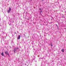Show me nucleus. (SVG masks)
Wrapping results in <instances>:
<instances>
[{
    "instance_id": "obj_2",
    "label": "nucleus",
    "mask_w": 66,
    "mask_h": 66,
    "mask_svg": "<svg viewBox=\"0 0 66 66\" xmlns=\"http://www.w3.org/2000/svg\"><path fill=\"white\" fill-rule=\"evenodd\" d=\"M5 54H7V55L9 54V53L8 52V51H5Z\"/></svg>"
},
{
    "instance_id": "obj_12",
    "label": "nucleus",
    "mask_w": 66,
    "mask_h": 66,
    "mask_svg": "<svg viewBox=\"0 0 66 66\" xmlns=\"http://www.w3.org/2000/svg\"><path fill=\"white\" fill-rule=\"evenodd\" d=\"M53 20V18H51V20Z\"/></svg>"
},
{
    "instance_id": "obj_13",
    "label": "nucleus",
    "mask_w": 66,
    "mask_h": 66,
    "mask_svg": "<svg viewBox=\"0 0 66 66\" xmlns=\"http://www.w3.org/2000/svg\"><path fill=\"white\" fill-rule=\"evenodd\" d=\"M16 50H17V49H18V48H16Z\"/></svg>"
},
{
    "instance_id": "obj_8",
    "label": "nucleus",
    "mask_w": 66,
    "mask_h": 66,
    "mask_svg": "<svg viewBox=\"0 0 66 66\" xmlns=\"http://www.w3.org/2000/svg\"><path fill=\"white\" fill-rule=\"evenodd\" d=\"M56 27H57V28H58V29H59V28L58 27V26H57V24H56Z\"/></svg>"
},
{
    "instance_id": "obj_14",
    "label": "nucleus",
    "mask_w": 66,
    "mask_h": 66,
    "mask_svg": "<svg viewBox=\"0 0 66 66\" xmlns=\"http://www.w3.org/2000/svg\"><path fill=\"white\" fill-rule=\"evenodd\" d=\"M14 34H16V33L15 32H14Z\"/></svg>"
},
{
    "instance_id": "obj_4",
    "label": "nucleus",
    "mask_w": 66,
    "mask_h": 66,
    "mask_svg": "<svg viewBox=\"0 0 66 66\" xmlns=\"http://www.w3.org/2000/svg\"><path fill=\"white\" fill-rule=\"evenodd\" d=\"M65 50L64 49H62L61 50V51L62 52H64V51Z\"/></svg>"
},
{
    "instance_id": "obj_5",
    "label": "nucleus",
    "mask_w": 66,
    "mask_h": 66,
    "mask_svg": "<svg viewBox=\"0 0 66 66\" xmlns=\"http://www.w3.org/2000/svg\"><path fill=\"white\" fill-rule=\"evenodd\" d=\"M1 55H2V56H4V54H3V52L1 53Z\"/></svg>"
},
{
    "instance_id": "obj_9",
    "label": "nucleus",
    "mask_w": 66,
    "mask_h": 66,
    "mask_svg": "<svg viewBox=\"0 0 66 66\" xmlns=\"http://www.w3.org/2000/svg\"><path fill=\"white\" fill-rule=\"evenodd\" d=\"M42 10H40V13H42Z\"/></svg>"
},
{
    "instance_id": "obj_3",
    "label": "nucleus",
    "mask_w": 66,
    "mask_h": 66,
    "mask_svg": "<svg viewBox=\"0 0 66 66\" xmlns=\"http://www.w3.org/2000/svg\"><path fill=\"white\" fill-rule=\"evenodd\" d=\"M20 35H19L18 36V39H20Z\"/></svg>"
},
{
    "instance_id": "obj_15",
    "label": "nucleus",
    "mask_w": 66,
    "mask_h": 66,
    "mask_svg": "<svg viewBox=\"0 0 66 66\" xmlns=\"http://www.w3.org/2000/svg\"><path fill=\"white\" fill-rule=\"evenodd\" d=\"M28 20H29V19H28Z\"/></svg>"
},
{
    "instance_id": "obj_16",
    "label": "nucleus",
    "mask_w": 66,
    "mask_h": 66,
    "mask_svg": "<svg viewBox=\"0 0 66 66\" xmlns=\"http://www.w3.org/2000/svg\"><path fill=\"white\" fill-rule=\"evenodd\" d=\"M32 47V48H33V47H34V46H33Z\"/></svg>"
},
{
    "instance_id": "obj_1",
    "label": "nucleus",
    "mask_w": 66,
    "mask_h": 66,
    "mask_svg": "<svg viewBox=\"0 0 66 66\" xmlns=\"http://www.w3.org/2000/svg\"><path fill=\"white\" fill-rule=\"evenodd\" d=\"M11 10H12V9H11V8L9 7V10L7 11L8 13H10V11H11Z\"/></svg>"
},
{
    "instance_id": "obj_7",
    "label": "nucleus",
    "mask_w": 66,
    "mask_h": 66,
    "mask_svg": "<svg viewBox=\"0 0 66 66\" xmlns=\"http://www.w3.org/2000/svg\"><path fill=\"white\" fill-rule=\"evenodd\" d=\"M51 47H52L53 45H52V43H51Z\"/></svg>"
},
{
    "instance_id": "obj_17",
    "label": "nucleus",
    "mask_w": 66,
    "mask_h": 66,
    "mask_svg": "<svg viewBox=\"0 0 66 66\" xmlns=\"http://www.w3.org/2000/svg\"><path fill=\"white\" fill-rule=\"evenodd\" d=\"M44 0H42V1H44Z\"/></svg>"
},
{
    "instance_id": "obj_6",
    "label": "nucleus",
    "mask_w": 66,
    "mask_h": 66,
    "mask_svg": "<svg viewBox=\"0 0 66 66\" xmlns=\"http://www.w3.org/2000/svg\"><path fill=\"white\" fill-rule=\"evenodd\" d=\"M17 48H15L14 50V52H15V51H16V50H17Z\"/></svg>"
},
{
    "instance_id": "obj_10",
    "label": "nucleus",
    "mask_w": 66,
    "mask_h": 66,
    "mask_svg": "<svg viewBox=\"0 0 66 66\" xmlns=\"http://www.w3.org/2000/svg\"><path fill=\"white\" fill-rule=\"evenodd\" d=\"M7 55H8L10 57V55H9V54Z\"/></svg>"
},
{
    "instance_id": "obj_11",
    "label": "nucleus",
    "mask_w": 66,
    "mask_h": 66,
    "mask_svg": "<svg viewBox=\"0 0 66 66\" xmlns=\"http://www.w3.org/2000/svg\"><path fill=\"white\" fill-rule=\"evenodd\" d=\"M39 10H40V11H41L42 10V9H40Z\"/></svg>"
}]
</instances>
